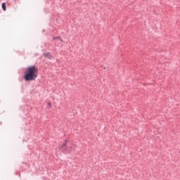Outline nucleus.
I'll return each instance as SVG.
<instances>
[{"label": "nucleus", "mask_w": 180, "mask_h": 180, "mask_svg": "<svg viewBox=\"0 0 180 180\" xmlns=\"http://www.w3.org/2000/svg\"><path fill=\"white\" fill-rule=\"evenodd\" d=\"M39 69L36 66H30L26 68L24 79L25 81H34L37 78Z\"/></svg>", "instance_id": "nucleus-1"}, {"label": "nucleus", "mask_w": 180, "mask_h": 180, "mask_svg": "<svg viewBox=\"0 0 180 180\" xmlns=\"http://www.w3.org/2000/svg\"><path fill=\"white\" fill-rule=\"evenodd\" d=\"M44 58H49V60H51V58H53V56H51V55H50V53H44Z\"/></svg>", "instance_id": "nucleus-2"}, {"label": "nucleus", "mask_w": 180, "mask_h": 180, "mask_svg": "<svg viewBox=\"0 0 180 180\" xmlns=\"http://www.w3.org/2000/svg\"><path fill=\"white\" fill-rule=\"evenodd\" d=\"M66 147H67V143H63V144L60 146V149H61V150H64V149L66 148Z\"/></svg>", "instance_id": "nucleus-3"}, {"label": "nucleus", "mask_w": 180, "mask_h": 180, "mask_svg": "<svg viewBox=\"0 0 180 180\" xmlns=\"http://www.w3.org/2000/svg\"><path fill=\"white\" fill-rule=\"evenodd\" d=\"M1 6H2L3 11H4L5 12V11H6V4L5 3H2Z\"/></svg>", "instance_id": "nucleus-4"}, {"label": "nucleus", "mask_w": 180, "mask_h": 180, "mask_svg": "<svg viewBox=\"0 0 180 180\" xmlns=\"http://www.w3.org/2000/svg\"><path fill=\"white\" fill-rule=\"evenodd\" d=\"M72 148H74L73 145H72V146H70V148L68 149V151H69V153H71V151H72Z\"/></svg>", "instance_id": "nucleus-5"}, {"label": "nucleus", "mask_w": 180, "mask_h": 180, "mask_svg": "<svg viewBox=\"0 0 180 180\" xmlns=\"http://www.w3.org/2000/svg\"><path fill=\"white\" fill-rule=\"evenodd\" d=\"M47 105H48V106H49V108H51V101H49L47 103Z\"/></svg>", "instance_id": "nucleus-6"}, {"label": "nucleus", "mask_w": 180, "mask_h": 180, "mask_svg": "<svg viewBox=\"0 0 180 180\" xmlns=\"http://www.w3.org/2000/svg\"><path fill=\"white\" fill-rule=\"evenodd\" d=\"M56 39H60V37H54L53 40H56Z\"/></svg>", "instance_id": "nucleus-7"}]
</instances>
